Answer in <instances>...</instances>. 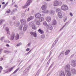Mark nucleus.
Returning <instances> with one entry per match:
<instances>
[{"label":"nucleus","instance_id":"nucleus-5","mask_svg":"<svg viewBox=\"0 0 76 76\" xmlns=\"http://www.w3.org/2000/svg\"><path fill=\"white\" fill-rule=\"evenodd\" d=\"M35 17L37 19H39V18H40L41 17V14L39 13H37L36 14Z\"/></svg>","mask_w":76,"mask_h":76},{"label":"nucleus","instance_id":"nucleus-48","mask_svg":"<svg viewBox=\"0 0 76 76\" xmlns=\"http://www.w3.org/2000/svg\"><path fill=\"white\" fill-rule=\"evenodd\" d=\"M13 19H14V20H15V17H14L13 18Z\"/></svg>","mask_w":76,"mask_h":76},{"label":"nucleus","instance_id":"nucleus-17","mask_svg":"<svg viewBox=\"0 0 76 76\" xmlns=\"http://www.w3.org/2000/svg\"><path fill=\"white\" fill-rule=\"evenodd\" d=\"M71 72L74 75V74H76V70L75 69H73L71 70Z\"/></svg>","mask_w":76,"mask_h":76},{"label":"nucleus","instance_id":"nucleus-39","mask_svg":"<svg viewBox=\"0 0 76 76\" xmlns=\"http://www.w3.org/2000/svg\"><path fill=\"white\" fill-rule=\"evenodd\" d=\"M7 34H9V35H10V32L9 31H7Z\"/></svg>","mask_w":76,"mask_h":76},{"label":"nucleus","instance_id":"nucleus-51","mask_svg":"<svg viewBox=\"0 0 76 76\" xmlns=\"http://www.w3.org/2000/svg\"><path fill=\"white\" fill-rule=\"evenodd\" d=\"M29 8H28V10H27V11H29Z\"/></svg>","mask_w":76,"mask_h":76},{"label":"nucleus","instance_id":"nucleus-60","mask_svg":"<svg viewBox=\"0 0 76 76\" xmlns=\"http://www.w3.org/2000/svg\"><path fill=\"white\" fill-rule=\"evenodd\" d=\"M13 1V0H12V1Z\"/></svg>","mask_w":76,"mask_h":76},{"label":"nucleus","instance_id":"nucleus-16","mask_svg":"<svg viewBox=\"0 0 76 76\" xmlns=\"http://www.w3.org/2000/svg\"><path fill=\"white\" fill-rule=\"evenodd\" d=\"M34 17H30L29 18H28L27 19V21L28 22H29V21L32 20V19H34Z\"/></svg>","mask_w":76,"mask_h":76},{"label":"nucleus","instance_id":"nucleus-54","mask_svg":"<svg viewBox=\"0 0 76 76\" xmlns=\"http://www.w3.org/2000/svg\"><path fill=\"white\" fill-rule=\"evenodd\" d=\"M1 5L0 4V8H1Z\"/></svg>","mask_w":76,"mask_h":76},{"label":"nucleus","instance_id":"nucleus-40","mask_svg":"<svg viewBox=\"0 0 76 76\" xmlns=\"http://www.w3.org/2000/svg\"><path fill=\"white\" fill-rule=\"evenodd\" d=\"M3 69V68H2V66H0V70H2Z\"/></svg>","mask_w":76,"mask_h":76},{"label":"nucleus","instance_id":"nucleus-24","mask_svg":"<svg viewBox=\"0 0 76 76\" xmlns=\"http://www.w3.org/2000/svg\"><path fill=\"white\" fill-rule=\"evenodd\" d=\"M16 39H18L19 38V35L18 34H17L15 37Z\"/></svg>","mask_w":76,"mask_h":76},{"label":"nucleus","instance_id":"nucleus-23","mask_svg":"<svg viewBox=\"0 0 76 76\" xmlns=\"http://www.w3.org/2000/svg\"><path fill=\"white\" fill-rule=\"evenodd\" d=\"M20 24V23L19 22H18L16 24H15V26H19Z\"/></svg>","mask_w":76,"mask_h":76},{"label":"nucleus","instance_id":"nucleus-44","mask_svg":"<svg viewBox=\"0 0 76 76\" xmlns=\"http://www.w3.org/2000/svg\"><path fill=\"white\" fill-rule=\"evenodd\" d=\"M3 37L1 38V40H3Z\"/></svg>","mask_w":76,"mask_h":76},{"label":"nucleus","instance_id":"nucleus-46","mask_svg":"<svg viewBox=\"0 0 76 76\" xmlns=\"http://www.w3.org/2000/svg\"><path fill=\"white\" fill-rule=\"evenodd\" d=\"M31 45V44H30V43H28V46H29V45Z\"/></svg>","mask_w":76,"mask_h":76},{"label":"nucleus","instance_id":"nucleus-12","mask_svg":"<svg viewBox=\"0 0 76 76\" xmlns=\"http://www.w3.org/2000/svg\"><path fill=\"white\" fill-rule=\"evenodd\" d=\"M59 76H65L64 72L63 71H61L60 72Z\"/></svg>","mask_w":76,"mask_h":76},{"label":"nucleus","instance_id":"nucleus-49","mask_svg":"<svg viewBox=\"0 0 76 76\" xmlns=\"http://www.w3.org/2000/svg\"><path fill=\"white\" fill-rule=\"evenodd\" d=\"M64 20H67V18H66L65 19H64Z\"/></svg>","mask_w":76,"mask_h":76},{"label":"nucleus","instance_id":"nucleus-4","mask_svg":"<svg viewBox=\"0 0 76 76\" xmlns=\"http://www.w3.org/2000/svg\"><path fill=\"white\" fill-rule=\"evenodd\" d=\"M43 24L45 26H47V28L48 29H49L50 30H51V29H53V27L52 26H51V27H49L48 26V25H47V22H46L45 21L43 22Z\"/></svg>","mask_w":76,"mask_h":76},{"label":"nucleus","instance_id":"nucleus-53","mask_svg":"<svg viewBox=\"0 0 76 76\" xmlns=\"http://www.w3.org/2000/svg\"><path fill=\"white\" fill-rule=\"evenodd\" d=\"M46 1H50L51 0H45Z\"/></svg>","mask_w":76,"mask_h":76},{"label":"nucleus","instance_id":"nucleus-28","mask_svg":"<svg viewBox=\"0 0 76 76\" xmlns=\"http://www.w3.org/2000/svg\"><path fill=\"white\" fill-rule=\"evenodd\" d=\"M48 12H49L48 10H45L44 11V12L45 13H48Z\"/></svg>","mask_w":76,"mask_h":76},{"label":"nucleus","instance_id":"nucleus-33","mask_svg":"<svg viewBox=\"0 0 76 76\" xmlns=\"http://www.w3.org/2000/svg\"><path fill=\"white\" fill-rule=\"evenodd\" d=\"M7 4H8V2H7L6 4L4 5V7H5L7 6Z\"/></svg>","mask_w":76,"mask_h":76},{"label":"nucleus","instance_id":"nucleus-59","mask_svg":"<svg viewBox=\"0 0 76 76\" xmlns=\"http://www.w3.org/2000/svg\"><path fill=\"white\" fill-rule=\"evenodd\" d=\"M7 72H8V71H7L6 73H7Z\"/></svg>","mask_w":76,"mask_h":76},{"label":"nucleus","instance_id":"nucleus-32","mask_svg":"<svg viewBox=\"0 0 76 76\" xmlns=\"http://www.w3.org/2000/svg\"><path fill=\"white\" fill-rule=\"evenodd\" d=\"M36 24L38 25H40V23L38 21H37Z\"/></svg>","mask_w":76,"mask_h":76},{"label":"nucleus","instance_id":"nucleus-1","mask_svg":"<svg viewBox=\"0 0 76 76\" xmlns=\"http://www.w3.org/2000/svg\"><path fill=\"white\" fill-rule=\"evenodd\" d=\"M32 2V0H28L26 3L25 4L24 6L23 7V9H25L26 7L28 6Z\"/></svg>","mask_w":76,"mask_h":76},{"label":"nucleus","instance_id":"nucleus-41","mask_svg":"<svg viewBox=\"0 0 76 76\" xmlns=\"http://www.w3.org/2000/svg\"><path fill=\"white\" fill-rule=\"evenodd\" d=\"M15 7L17 8L18 7V6H17V5L15 4L14 5Z\"/></svg>","mask_w":76,"mask_h":76},{"label":"nucleus","instance_id":"nucleus-2","mask_svg":"<svg viewBox=\"0 0 76 76\" xmlns=\"http://www.w3.org/2000/svg\"><path fill=\"white\" fill-rule=\"evenodd\" d=\"M53 4L55 6H58V5H61L62 4V3L57 1H55L53 2Z\"/></svg>","mask_w":76,"mask_h":76},{"label":"nucleus","instance_id":"nucleus-35","mask_svg":"<svg viewBox=\"0 0 76 76\" xmlns=\"http://www.w3.org/2000/svg\"><path fill=\"white\" fill-rule=\"evenodd\" d=\"M69 15L71 16H73V14H72V13L70 12L69 14Z\"/></svg>","mask_w":76,"mask_h":76},{"label":"nucleus","instance_id":"nucleus-42","mask_svg":"<svg viewBox=\"0 0 76 76\" xmlns=\"http://www.w3.org/2000/svg\"><path fill=\"white\" fill-rule=\"evenodd\" d=\"M6 47H10L9 45L8 44L6 45Z\"/></svg>","mask_w":76,"mask_h":76},{"label":"nucleus","instance_id":"nucleus-34","mask_svg":"<svg viewBox=\"0 0 76 76\" xmlns=\"http://www.w3.org/2000/svg\"><path fill=\"white\" fill-rule=\"evenodd\" d=\"M5 30L7 31H9V28H7V27H6L5 29Z\"/></svg>","mask_w":76,"mask_h":76},{"label":"nucleus","instance_id":"nucleus-58","mask_svg":"<svg viewBox=\"0 0 76 76\" xmlns=\"http://www.w3.org/2000/svg\"><path fill=\"white\" fill-rule=\"evenodd\" d=\"M1 73V70H0V73Z\"/></svg>","mask_w":76,"mask_h":76},{"label":"nucleus","instance_id":"nucleus-43","mask_svg":"<svg viewBox=\"0 0 76 76\" xmlns=\"http://www.w3.org/2000/svg\"><path fill=\"white\" fill-rule=\"evenodd\" d=\"M2 4H5V2H4L2 3Z\"/></svg>","mask_w":76,"mask_h":76},{"label":"nucleus","instance_id":"nucleus-37","mask_svg":"<svg viewBox=\"0 0 76 76\" xmlns=\"http://www.w3.org/2000/svg\"><path fill=\"white\" fill-rule=\"evenodd\" d=\"M50 12L51 13L54 12L53 11H51V10L50 11Z\"/></svg>","mask_w":76,"mask_h":76},{"label":"nucleus","instance_id":"nucleus-27","mask_svg":"<svg viewBox=\"0 0 76 76\" xmlns=\"http://www.w3.org/2000/svg\"><path fill=\"white\" fill-rule=\"evenodd\" d=\"M19 69V68H18L17 69H16L13 73L14 74L15 73H16L17 72H18V70Z\"/></svg>","mask_w":76,"mask_h":76},{"label":"nucleus","instance_id":"nucleus-8","mask_svg":"<svg viewBox=\"0 0 76 76\" xmlns=\"http://www.w3.org/2000/svg\"><path fill=\"white\" fill-rule=\"evenodd\" d=\"M70 70H66V75L67 76H71V74H70V71H69Z\"/></svg>","mask_w":76,"mask_h":76},{"label":"nucleus","instance_id":"nucleus-20","mask_svg":"<svg viewBox=\"0 0 76 76\" xmlns=\"http://www.w3.org/2000/svg\"><path fill=\"white\" fill-rule=\"evenodd\" d=\"M56 24H57V22H56V20H53L52 23V25H55Z\"/></svg>","mask_w":76,"mask_h":76},{"label":"nucleus","instance_id":"nucleus-47","mask_svg":"<svg viewBox=\"0 0 76 76\" xmlns=\"http://www.w3.org/2000/svg\"><path fill=\"white\" fill-rule=\"evenodd\" d=\"M20 45H19V44H18L17 45V47H18V46H19Z\"/></svg>","mask_w":76,"mask_h":76},{"label":"nucleus","instance_id":"nucleus-31","mask_svg":"<svg viewBox=\"0 0 76 76\" xmlns=\"http://www.w3.org/2000/svg\"><path fill=\"white\" fill-rule=\"evenodd\" d=\"M60 9H57L56 10V12H60Z\"/></svg>","mask_w":76,"mask_h":76},{"label":"nucleus","instance_id":"nucleus-56","mask_svg":"<svg viewBox=\"0 0 76 76\" xmlns=\"http://www.w3.org/2000/svg\"><path fill=\"white\" fill-rule=\"evenodd\" d=\"M70 1H73V0H70Z\"/></svg>","mask_w":76,"mask_h":76},{"label":"nucleus","instance_id":"nucleus-55","mask_svg":"<svg viewBox=\"0 0 76 76\" xmlns=\"http://www.w3.org/2000/svg\"><path fill=\"white\" fill-rule=\"evenodd\" d=\"M1 49L0 48V52H1Z\"/></svg>","mask_w":76,"mask_h":76},{"label":"nucleus","instance_id":"nucleus-7","mask_svg":"<svg viewBox=\"0 0 76 76\" xmlns=\"http://www.w3.org/2000/svg\"><path fill=\"white\" fill-rule=\"evenodd\" d=\"M72 65L73 67H75L76 65V61L73 60L72 61Z\"/></svg>","mask_w":76,"mask_h":76},{"label":"nucleus","instance_id":"nucleus-18","mask_svg":"<svg viewBox=\"0 0 76 76\" xmlns=\"http://www.w3.org/2000/svg\"><path fill=\"white\" fill-rule=\"evenodd\" d=\"M15 37V33H13L11 35V40H13Z\"/></svg>","mask_w":76,"mask_h":76},{"label":"nucleus","instance_id":"nucleus-19","mask_svg":"<svg viewBox=\"0 0 76 76\" xmlns=\"http://www.w3.org/2000/svg\"><path fill=\"white\" fill-rule=\"evenodd\" d=\"M46 20L47 22H49L51 21V18L50 17H47Z\"/></svg>","mask_w":76,"mask_h":76},{"label":"nucleus","instance_id":"nucleus-26","mask_svg":"<svg viewBox=\"0 0 76 76\" xmlns=\"http://www.w3.org/2000/svg\"><path fill=\"white\" fill-rule=\"evenodd\" d=\"M27 26H25L23 28V30L24 31H25L26 30V29H27Z\"/></svg>","mask_w":76,"mask_h":76},{"label":"nucleus","instance_id":"nucleus-6","mask_svg":"<svg viewBox=\"0 0 76 76\" xmlns=\"http://www.w3.org/2000/svg\"><path fill=\"white\" fill-rule=\"evenodd\" d=\"M70 66L69 64H67L66 66H65V71L66 70H70Z\"/></svg>","mask_w":76,"mask_h":76},{"label":"nucleus","instance_id":"nucleus-22","mask_svg":"<svg viewBox=\"0 0 76 76\" xmlns=\"http://www.w3.org/2000/svg\"><path fill=\"white\" fill-rule=\"evenodd\" d=\"M39 22H42V21H44V18H39Z\"/></svg>","mask_w":76,"mask_h":76},{"label":"nucleus","instance_id":"nucleus-15","mask_svg":"<svg viewBox=\"0 0 76 76\" xmlns=\"http://www.w3.org/2000/svg\"><path fill=\"white\" fill-rule=\"evenodd\" d=\"M58 15L59 18H63L62 14H61V12H58Z\"/></svg>","mask_w":76,"mask_h":76},{"label":"nucleus","instance_id":"nucleus-29","mask_svg":"<svg viewBox=\"0 0 76 76\" xmlns=\"http://www.w3.org/2000/svg\"><path fill=\"white\" fill-rule=\"evenodd\" d=\"M15 68V66H13V67H12L10 69H8V70L9 71V72H11V71H12V70H13V69Z\"/></svg>","mask_w":76,"mask_h":76},{"label":"nucleus","instance_id":"nucleus-57","mask_svg":"<svg viewBox=\"0 0 76 76\" xmlns=\"http://www.w3.org/2000/svg\"><path fill=\"white\" fill-rule=\"evenodd\" d=\"M31 50L29 51V52H31Z\"/></svg>","mask_w":76,"mask_h":76},{"label":"nucleus","instance_id":"nucleus-50","mask_svg":"<svg viewBox=\"0 0 76 76\" xmlns=\"http://www.w3.org/2000/svg\"><path fill=\"white\" fill-rule=\"evenodd\" d=\"M3 20H0V21H1V22H3Z\"/></svg>","mask_w":76,"mask_h":76},{"label":"nucleus","instance_id":"nucleus-10","mask_svg":"<svg viewBox=\"0 0 76 76\" xmlns=\"http://www.w3.org/2000/svg\"><path fill=\"white\" fill-rule=\"evenodd\" d=\"M30 34L31 35H33L34 37H37V32L35 31L34 32H31Z\"/></svg>","mask_w":76,"mask_h":76},{"label":"nucleus","instance_id":"nucleus-38","mask_svg":"<svg viewBox=\"0 0 76 76\" xmlns=\"http://www.w3.org/2000/svg\"><path fill=\"white\" fill-rule=\"evenodd\" d=\"M22 26H20V29H22Z\"/></svg>","mask_w":76,"mask_h":76},{"label":"nucleus","instance_id":"nucleus-11","mask_svg":"<svg viewBox=\"0 0 76 76\" xmlns=\"http://www.w3.org/2000/svg\"><path fill=\"white\" fill-rule=\"evenodd\" d=\"M47 6L45 5H43L41 7V9L42 10H45L47 9Z\"/></svg>","mask_w":76,"mask_h":76},{"label":"nucleus","instance_id":"nucleus-36","mask_svg":"<svg viewBox=\"0 0 76 76\" xmlns=\"http://www.w3.org/2000/svg\"><path fill=\"white\" fill-rule=\"evenodd\" d=\"M30 49L29 48H27L26 49V51H29V50Z\"/></svg>","mask_w":76,"mask_h":76},{"label":"nucleus","instance_id":"nucleus-9","mask_svg":"<svg viewBox=\"0 0 76 76\" xmlns=\"http://www.w3.org/2000/svg\"><path fill=\"white\" fill-rule=\"evenodd\" d=\"M30 34L31 35H33L34 37H37V32L35 31L34 32H31Z\"/></svg>","mask_w":76,"mask_h":76},{"label":"nucleus","instance_id":"nucleus-45","mask_svg":"<svg viewBox=\"0 0 76 76\" xmlns=\"http://www.w3.org/2000/svg\"><path fill=\"white\" fill-rule=\"evenodd\" d=\"M3 58H1V61H2V60H3Z\"/></svg>","mask_w":76,"mask_h":76},{"label":"nucleus","instance_id":"nucleus-13","mask_svg":"<svg viewBox=\"0 0 76 76\" xmlns=\"http://www.w3.org/2000/svg\"><path fill=\"white\" fill-rule=\"evenodd\" d=\"M20 22L23 24H25L26 23V20L24 19H23L21 20H20Z\"/></svg>","mask_w":76,"mask_h":76},{"label":"nucleus","instance_id":"nucleus-3","mask_svg":"<svg viewBox=\"0 0 76 76\" xmlns=\"http://www.w3.org/2000/svg\"><path fill=\"white\" fill-rule=\"evenodd\" d=\"M61 9L63 10H66L68 9V7L66 5H63L61 7Z\"/></svg>","mask_w":76,"mask_h":76},{"label":"nucleus","instance_id":"nucleus-21","mask_svg":"<svg viewBox=\"0 0 76 76\" xmlns=\"http://www.w3.org/2000/svg\"><path fill=\"white\" fill-rule=\"evenodd\" d=\"M69 53H70V50H68L66 51V52L65 53V54L66 55H67Z\"/></svg>","mask_w":76,"mask_h":76},{"label":"nucleus","instance_id":"nucleus-14","mask_svg":"<svg viewBox=\"0 0 76 76\" xmlns=\"http://www.w3.org/2000/svg\"><path fill=\"white\" fill-rule=\"evenodd\" d=\"M38 31L39 33H40L41 34H44V32L43 30H42L41 28H39V29Z\"/></svg>","mask_w":76,"mask_h":76},{"label":"nucleus","instance_id":"nucleus-25","mask_svg":"<svg viewBox=\"0 0 76 76\" xmlns=\"http://www.w3.org/2000/svg\"><path fill=\"white\" fill-rule=\"evenodd\" d=\"M32 29H36V26H35V25L34 24L32 25Z\"/></svg>","mask_w":76,"mask_h":76},{"label":"nucleus","instance_id":"nucleus-52","mask_svg":"<svg viewBox=\"0 0 76 76\" xmlns=\"http://www.w3.org/2000/svg\"><path fill=\"white\" fill-rule=\"evenodd\" d=\"M15 10H16V9H15L14 10V12H15Z\"/></svg>","mask_w":76,"mask_h":76},{"label":"nucleus","instance_id":"nucleus-30","mask_svg":"<svg viewBox=\"0 0 76 76\" xmlns=\"http://www.w3.org/2000/svg\"><path fill=\"white\" fill-rule=\"evenodd\" d=\"M6 12L7 13H10V10L9 9Z\"/></svg>","mask_w":76,"mask_h":76}]
</instances>
